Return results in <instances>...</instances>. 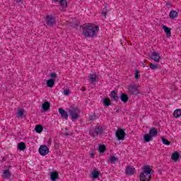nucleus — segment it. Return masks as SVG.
Segmentation results:
<instances>
[{"label":"nucleus","instance_id":"nucleus-1","mask_svg":"<svg viewBox=\"0 0 181 181\" xmlns=\"http://www.w3.org/2000/svg\"><path fill=\"white\" fill-rule=\"evenodd\" d=\"M98 30H100L98 25L88 23L86 26L83 28L82 33L84 35L85 37H95L97 33H98Z\"/></svg>","mask_w":181,"mask_h":181},{"label":"nucleus","instance_id":"nucleus-2","mask_svg":"<svg viewBox=\"0 0 181 181\" xmlns=\"http://www.w3.org/2000/svg\"><path fill=\"white\" fill-rule=\"evenodd\" d=\"M152 173L153 170L150 165H144L142 168V172L140 173V181H151L152 180Z\"/></svg>","mask_w":181,"mask_h":181},{"label":"nucleus","instance_id":"nucleus-3","mask_svg":"<svg viewBox=\"0 0 181 181\" xmlns=\"http://www.w3.org/2000/svg\"><path fill=\"white\" fill-rule=\"evenodd\" d=\"M69 112L72 121H76V119L80 118V115H78V109L73 107L69 110Z\"/></svg>","mask_w":181,"mask_h":181},{"label":"nucleus","instance_id":"nucleus-4","mask_svg":"<svg viewBox=\"0 0 181 181\" xmlns=\"http://www.w3.org/2000/svg\"><path fill=\"white\" fill-rule=\"evenodd\" d=\"M127 92L129 93V94H134V95H137V94H139V90L135 84L129 85L127 88Z\"/></svg>","mask_w":181,"mask_h":181},{"label":"nucleus","instance_id":"nucleus-5","mask_svg":"<svg viewBox=\"0 0 181 181\" xmlns=\"http://www.w3.org/2000/svg\"><path fill=\"white\" fill-rule=\"evenodd\" d=\"M116 137L118 141H124L125 139V131L122 129H119L116 131Z\"/></svg>","mask_w":181,"mask_h":181},{"label":"nucleus","instance_id":"nucleus-6","mask_svg":"<svg viewBox=\"0 0 181 181\" xmlns=\"http://www.w3.org/2000/svg\"><path fill=\"white\" fill-rule=\"evenodd\" d=\"M46 23L48 26H53L56 23V20L54 17L52 15H47L45 18Z\"/></svg>","mask_w":181,"mask_h":181},{"label":"nucleus","instance_id":"nucleus-7","mask_svg":"<svg viewBox=\"0 0 181 181\" xmlns=\"http://www.w3.org/2000/svg\"><path fill=\"white\" fill-rule=\"evenodd\" d=\"M39 153L42 156H46L49 153V148L47 146H40Z\"/></svg>","mask_w":181,"mask_h":181},{"label":"nucleus","instance_id":"nucleus-8","mask_svg":"<svg viewBox=\"0 0 181 181\" xmlns=\"http://www.w3.org/2000/svg\"><path fill=\"white\" fill-rule=\"evenodd\" d=\"M151 60H153V62H156V63H159L160 60V55H159V53L153 52L151 55Z\"/></svg>","mask_w":181,"mask_h":181},{"label":"nucleus","instance_id":"nucleus-9","mask_svg":"<svg viewBox=\"0 0 181 181\" xmlns=\"http://www.w3.org/2000/svg\"><path fill=\"white\" fill-rule=\"evenodd\" d=\"M97 74H90L88 76V81L90 83V84H94L95 81H97Z\"/></svg>","mask_w":181,"mask_h":181},{"label":"nucleus","instance_id":"nucleus-10","mask_svg":"<svg viewBox=\"0 0 181 181\" xmlns=\"http://www.w3.org/2000/svg\"><path fill=\"white\" fill-rule=\"evenodd\" d=\"M125 173L127 176H132L135 173V168L127 166L125 169Z\"/></svg>","mask_w":181,"mask_h":181},{"label":"nucleus","instance_id":"nucleus-11","mask_svg":"<svg viewBox=\"0 0 181 181\" xmlns=\"http://www.w3.org/2000/svg\"><path fill=\"white\" fill-rule=\"evenodd\" d=\"M163 29L167 36V37H170V36H172V32L170 30H172V29L166 25H163Z\"/></svg>","mask_w":181,"mask_h":181},{"label":"nucleus","instance_id":"nucleus-12","mask_svg":"<svg viewBox=\"0 0 181 181\" xmlns=\"http://www.w3.org/2000/svg\"><path fill=\"white\" fill-rule=\"evenodd\" d=\"M59 114L62 118L64 119H67L69 118V115L67 114L66 111L63 110L62 108L59 109Z\"/></svg>","mask_w":181,"mask_h":181},{"label":"nucleus","instance_id":"nucleus-13","mask_svg":"<svg viewBox=\"0 0 181 181\" xmlns=\"http://www.w3.org/2000/svg\"><path fill=\"white\" fill-rule=\"evenodd\" d=\"M150 136H151L153 138H155V136H158V129L155 127H152L149 130V134Z\"/></svg>","mask_w":181,"mask_h":181},{"label":"nucleus","instance_id":"nucleus-14","mask_svg":"<svg viewBox=\"0 0 181 181\" xmlns=\"http://www.w3.org/2000/svg\"><path fill=\"white\" fill-rule=\"evenodd\" d=\"M3 175L4 179H10L11 176H12V174L11 173L9 169L4 170L3 172Z\"/></svg>","mask_w":181,"mask_h":181},{"label":"nucleus","instance_id":"nucleus-15","mask_svg":"<svg viewBox=\"0 0 181 181\" xmlns=\"http://www.w3.org/2000/svg\"><path fill=\"white\" fill-rule=\"evenodd\" d=\"M42 110H43V111H49V110H50V103L47 101L44 102L42 105Z\"/></svg>","mask_w":181,"mask_h":181},{"label":"nucleus","instance_id":"nucleus-16","mask_svg":"<svg viewBox=\"0 0 181 181\" xmlns=\"http://www.w3.org/2000/svg\"><path fill=\"white\" fill-rule=\"evenodd\" d=\"M89 135L93 138H97L98 136V134H97V130L95 127H93L90 129Z\"/></svg>","mask_w":181,"mask_h":181},{"label":"nucleus","instance_id":"nucleus-17","mask_svg":"<svg viewBox=\"0 0 181 181\" xmlns=\"http://www.w3.org/2000/svg\"><path fill=\"white\" fill-rule=\"evenodd\" d=\"M120 100L122 103H128V100H129V98L128 97V95L125 93H122L120 95Z\"/></svg>","mask_w":181,"mask_h":181},{"label":"nucleus","instance_id":"nucleus-18","mask_svg":"<svg viewBox=\"0 0 181 181\" xmlns=\"http://www.w3.org/2000/svg\"><path fill=\"white\" fill-rule=\"evenodd\" d=\"M177 12L175 10H173L170 11L169 16L170 19H176V18H177Z\"/></svg>","mask_w":181,"mask_h":181},{"label":"nucleus","instance_id":"nucleus-19","mask_svg":"<svg viewBox=\"0 0 181 181\" xmlns=\"http://www.w3.org/2000/svg\"><path fill=\"white\" fill-rule=\"evenodd\" d=\"M18 151H25L26 149V144L25 142H21L18 144Z\"/></svg>","mask_w":181,"mask_h":181},{"label":"nucleus","instance_id":"nucleus-20","mask_svg":"<svg viewBox=\"0 0 181 181\" xmlns=\"http://www.w3.org/2000/svg\"><path fill=\"white\" fill-rule=\"evenodd\" d=\"M59 177V173L57 172H52L50 175L51 180L56 181L57 180V178Z\"/></svg>","mask_w":181,"mask_h":181},{"label":"nucleus","instance_id":"nucleus-21","mask_svg":"<svg viewBox=\"0 0 181 181\" xmlns=\"http://www.w3.org/2000/svg\"><path fill=\"white\" fill-rule=\"evenodd\" d=\"M153 136L150 135L149 134H146L144 136V142H151L153 139Z\"/></svg>","mask_w":181,"mask_h":181},{"label":"nucleus","instance_id":"nucleus-22","mask_svg":"<svg viewBox=\"0 0 181 181\" xmlns=\"http://www.w3.org/2000/svg\"><path fill=\"white\" fill-rule=\"evenodd\" d=\"M180 158V154L177 151L174 152L171 156V159L173 160H177Z\"/></svg>","mask_w":181,"mask_h":181},{"label":"nucleus","instance_id":"nucleus-23","mask_svg":"<svg viewBox=\"0 0 181 181\" xmlns=\"http://www.w3.org/2000/svg\"><path fill=\"white\" fill-rule=\"evenodd\" d=\"M92 178L93 180H95L98 177V176H100V171H98L96 169H94L93 171H92Z\"/></svg>","mask_w":181,"mask_h":181},{"label":"nucleus","instance_id":"nucleus-24","mask_svg":"<svg viewBox=\"0 0 181 181\" xmlns=\"http://www.w3.org/2000/svg\"><path fill=\"white\" fill-rule=\"evenodd\" d=\"M35 131L37 134H42V131H43V126L42 124H37L35 126Z\"/></svg>","mask_w":181,"mask_h":181},{"label":"nucleus","instance_id":"nucleus-25","mask_svg":"<svg viewBox=\"0 0 181 181\" xmlns=\"http://www.w3.org/2000/svg\"><path fill=\"white\" fill-rule=\"evenodd\" d=\"M95 129H96V134L101 135L103 132H104V129H103V127L101 126H96L95 127Z\"/></svg>","mask_w":181,"mask_h":181},{"label":"nucleus","instance_id":"nucleus-26","mask_svg":"<svg viewBox=\"0 0 181 181\" xmlns=\"http://www.w3.org/2000/svg\"><path fill=\"white\" fill-rule=\"evenodd\" d=\"M103 105H105V107H110V105H111V100H110V98H105L103 99Z\"/></svg>","mask_w":181,"mask_h":181},{"label":"nucleus","instance_id":"nucleus-27","mask_svg":"<svg viewBox=\"0 0 181 181\" xmlns=\"http://www.w3.org/2000/svg\"><path fill=\"white\" fill-rule=\"evenodd\" d=\"M174 118H180L181 117V110L177 109L173 112Z\"/></svg>","mask_w":181,"mask_h":181},{"label":"nucleus","instance_id":"nucleus-28","mask_svg":"<svg viewBox=\"0 0 181 181\" xmlns=\"http://www.w3.org/2000/svg\"><path fill=\"white\" fill-rule=\"evenodd\" d=\"M107 8H108V5L106 4L105 8L102 10V16H103L105 19L107 18V13H108V9Z\"/></svg>","mask_w":181,"mask_h":181},{"label":"nucleus","instance_id":"nucleus-29","mask_svg":"<svg viewBox=\"0 0 181 181\" xmlns=\"http://www.w3.org/2000/svg\"><path fill=\"white\" fill-rule=\"evenodd\" d=\"M47 87H49L50 88L54 87V79H48L47 81Z\"/></svg>","mask_w":181,"mask_h":181},{"label":"nucleus","instance_id":"nucleus-30","mask_svg":"<svg viewBox=\"0 0 181 181\" xmlns=\"http://www.w3.org/2000/svg\"><path fill=\"white\" fill-rule=\"evenodd\" d=\"M118 160V158L115 157V156H112L110 157L109 158V162H110V163H115V162H117Z\"/></svg>","mask_w":181,"mask_h":181},{"label":"nucleus","instance_id":"nucleus-31","mask_svg":"<svg viewBox=\"0 0 181 181\" xmlns=\"http://www.w3.org/2000/svg\"><path fill=\"white\" fill-rule=\"evenodd\" d=\"M59 4L62 8H67V1L61 0Z\"/></svg>","mask_w":181,"mask_h":181},{"label":"nucleus","instance_id":"nucleus-32","mask_svg":"<svg viewBox=\"0 0 181 181\" xmlns=\"http://www.w3.org/2000/svg\"><path fill=\"white\" fill-rule=\"evenodd\" d=\"M23 115H25V112H23V110H19L17 112V117L18 118H23Z\"/></svg>","mask_w":181,"mask_h":181},{"label":"nucleus","instance_id":"nucleus-33","mask_svg":"<svg viewBox=\"0 0 181 181\" xmlns=\"http://www.w3.org/2000/svg\"><path fill=\"white\" fill-rule=\"evenodd\" d=\"M161 141L164 145H168V146L170 145V141H168V140L166 139L165 137H163L161 139Z\"/></svg>","mask_w":181,"mask_h":181},{"label":"nucleus","instance_id":"nucleus-34","mask_svg":"<svg viewBox=\"0 0 181 181\" xmlns=\"http://www.w3.org/2000/svg\"><path fill=\"white\" fill-rule=\"evenodd\" d=\"M99 152H100L101 153H103V152H105V146L100 145L99 146Z\"/></svg>","mask_w":181,"mask_h":181},{"label":"nucleus","instance_id":"nucleus-35","mask_svg":"<svg viewBox=\"0 0 181 181\" xmlns=\"http://www.w3.org/2000/svg\"><path fill=\"white\" fill-rule=\"evenodd\" d=\"M149 67L151 69V70H156V69H158V64L151 63Z\"/></svg>","mask_w":181,"mask_h":181},{"label":"nucleus","instance_id":"nucleus-36","mask_svg":"<svg viewBox=\"0 0 181 181\" xmlns=\"http://www.w3.org/2000/svg\"><path fill=\"white\" fill-rule=\"evenodd\" d=\"M141 76V75L139 74V71H138L137 69L135 70V78L136 80H138V78H139V77Z\"/></svg>","mask_w":181,"mask_h":181},{"label":"nucleus","instance_id":"nucleus-37","mask_svg":"<svg viewBox=\"0 0 181 181\" xmlns=\"http://www.w3.org/2000/svg\"><path fill=\"white\" fill-rule=\"evenodd\" d=\"M95 119H97V116L95 115H93L89 117L90 121H95Z\"/></svg>","mask_w":181,"mask_h":181},{"label":"nucleus","instance_id":"nucleus-38","mask_svg":"<svg viewBox=\"0 0 181 181\" xmlns=\"http://www.w3.org/2000/svg\"><path fill=\"white\" fill-rule=\"evenodd\" d=\"M117 95V92L115 90H112L110 93V98H113L114 97H115Z\"/></svg>","mask_w":181,"mask_h":181},{"label":"nucleus","instance_id":"nucleus-39","mask_svg":"<svg viewBox=\"0 0 181 181\" xmlns=\"http://www.w3.org/2000/svg\"><path fill=\"white\" fill-rule=\"evenodd\" d=\"M50 76L52 78H56V77H57V74H56V72L51 73Z\"/></svg>","mask_w":181,"mask_h":181},{"label":"nucleus","instance_id":"nucleus-40","mask_svg":"<svg viewBox=\"0 0 181 181\" xmlns=\"http://www.w3.org/2000/svg\"><path fill=\"white\" fill-rule=\"evenodd\" d=\"M64 95H69V94H70V90H64Z\"/></svg>","mask_w":181,"mask_h":181},{"label":"nucleus","instance_id":"nucleus-41","mask_svg":"<svg viewBox=\"0 0 181 181\" xmlns=\"http://www.w3.org/2000/svg\"><path fill=\"white\" fill-rule=\"evenodd\" d=\"M112 100H113V101H118L119 100V97H118V95L114 96L113 98H112Z\"/></svg>","mask_w":181,"mask_h":181},{"label":"nucleus","instance_id":"nucleus-42","mask_svg":"<svg viewBox=\"0 0 181 181\" xmlns=\"http://www.w3.org/2000/svg\"><path fill=\"white\" fill-rule=\"evenodd\" d=\"M90 158H92V159H94V156H95V155L92 153L90 154Z\"/></svg>","mask_w":181,"mask_h":181},{"label":"nucleus","instance_id":"nucleus-43","mask_svg":"<svg viewBox=\"0 0 181 181\" xmlns=\"http://www.w3.org/2000/svg\"><path fill=\"white\" fill-rule=\"evenodd\" d=\"M16 3L17 4H23V1H22V0H16Z\"/></svg>","mask_w":181,"mask_h":181},{"label":"nucleus","instance_id":"nucleus-44","mask_svg":"<svg viewBox=\"0 0 181 181\" xmlns=\"http://www.w3.org/2000/svg\"><path fill=\"white\" fill-rule=\"evenodd\" d=\"M8 170H9V169H11V168H12V166L11 165H8Z\"/></svg>","mask_w":181,"mask_h":181},{"label":"nucleus","instance_id":"nucleus-45","mask_svg":"<svg viewBox=\"0 0 181 181\" xmlns=\"http://www.w3.org/2000/svg\"><path fill=\"white\" fill-rule=\"evenodd\" d=\"M64 135H65L66 136H68L69 133H64Z\"/></svg>","mask_w":181,"mask_h":181},{"label":"nucleus","instance_id":"nucleus-46","mask_svg":"<svg viewBox=\"0 0 181 181\" xmlns=\"http://www.w3.org/2000/svg\"><path fill=\"white\" fill-rule=\"evenodd\" d=\"M86 90H87L86 88H83V91H86Z\"/></svg>","mask_w":181,"mask_h":181},{"label":"nucleus","instance_id":"nucleus-47","mask_svg":"<svg viewBox=\"0 0 181 181\" xmlns=\"http://www.w3.org/2000/svg\"><path fill=\"white\" fill-rule=\"evenodd\" d=\"M2 160H3V161H5V160H6L5 157H3Z\"/></svg>","mask_w":181,"mask_h":181},{"label":"nucleus","instance_id":"nucleus-48","mask_svg":"<svg viewBox=\"0 0 181 181\" xmlns=\"http://www.w3.org/2000/svg\"><path fill=\"white\" fill-rule=\"evenodd\" d=\"M54 2H59V0H54Z\"/></svg>","mask_w":181,"mask_h":181},{"label":"nucleus","instance_id":"nucleus-49","mask_svg":"<svg viewBox=\"0 0 181 181\" xmlns=\"http://www.w3.org/2000/svg\"><path fill=\"white\" fill-rule=\"evenodd\" d=\"M167 5H169V4H168V3H167Z\"/></svg>","mask_w":181,"mask_h":181},{"label":"nucleus","instance_id":"nucleus-50","mask_svg":"<svg viewBox=\"0 0 181 181\" xmlns=\"http://www.w3.org/2000/svg\"><path fill=\"white\" fill-rule=\"evenodd\" d=\"M49 143H50V140H49Z\"/></svg>","mask_w":181,"mask_h":181},{"label":"nucleus","instance_id":"nucleus-51","mask_svg":"<svg viewBox=\"0 0 181 181\" xmlns=\"http://www.w3.org/2000/svg\"><path fill=\"white\" fill-rule=\"evenodd\" d=\"M49 143H50V140H49Z\"/></svg>","mask_w":181,"mask_h":181}]
</instances>
